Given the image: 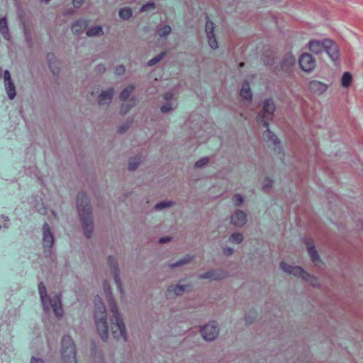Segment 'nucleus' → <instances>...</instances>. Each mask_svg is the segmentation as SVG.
<instances>
[{
    "label": "nucleus",
    "instance_id": "nucleus-5",
    "mask_svg": "<svg viewBox=\"0 0 363 363\" xmlns=\"http://www.w3.org/2000/svg\"><path fill=\"white\" fill-rule=\"evenodd\" d=\"M38 291L45 312L48 313L52 311L57 318L62 316L64 311L62 307L60 295L55 294L52 298L48 296L46 288L43 282L39 283Z\"/></svg>",
    "mask_w": 363,
    "mask_h": 363
},
{
    "label": "nucleus",
    "instance_id": "nucleus-42",
    "mask_svg": "<svg viewBox=\"0 0 363 363\" xmlns=\"http://www.w3.org/2000/svg\"><path fill=\"white\" fill-rule=\"evenodd\" d=\"M272 186V181L269 179V178H267L264 182V184H263V189L265 191H267Z\"/></svg>",
    "mask_w": 363,
    "mask_h": 363
},
{
    "label": "nucleus",
    "instance_id": "nucleus-27",
    "mask_svg": "<svg viewBox=\"0 0 363 363\" xmlns=\"http://www.w3.org/2000/svg\"><path fill=\"white\" fill-rule=\"evenodd\" d=\"M103 34L102 28L99 26L89 28L86 31L87 36H100Z\"/></svg>",
    "mask_w": 363,
    "mask_h": 363
},
{
    "label": "nucleus",
    "instance_id": "nucleus-19",
    "mask_svg": "<svg viewBox=\"0 0 363 363\" xmlns=\"http://www.w3.org/2000/svg\"><path fill=\"white\" fill-rule=\"evenodd\" d=\"M187 286V285L181 284L172 285L167 289V296L172 298L177 296L182 295L186 291Z\"/></svg>",
    "mask_w": 363,
    "mask_h": 363
},
{
    "label": "nucleus",
    "instance_id": "nucleus-52",
    "mask_svg": "<svg viewBox=\"0 0 363 363\" xmlns=\"http://www.w3.org/2000/svg\"><path fill=\"white\" fill-rule=\"evenodd\" d=\"M95 363H104V359L101 355L96 357Z\"/></svg>",
    "mask_w": 363,
    "mask_h": 363
},
{
    "label": "nucleus",
    "instance_id": "nucleus-11",
    "mask_svg": "<svg viewBox=\"0 0 363 363\" xmlns=\"http://www.w3.org/2000/svg\"><path fill=\"white\" fill-rule=\"evenodd\" d=\"M108 262L110 265L111 273L113 275V279L116 284L117 288L121 294V298L123 299L124 297V291L122 288V284L120 279L116 261L114 257L110 256L108 258Z\"/></svg>",
    "mask_w": 363,
    "mask_h": 363
},
{
    "label": "nucleus",
    "instance_id": "nucleus-15",
    "mask_svg": "<svg viewBox=\"0 0 363 363\" xmlns=\"http://www.w3.org/2000/svg\"><path fill=\"white\" fill-rule=\"evenodd\" d=\"M227 276V272L222 269L210 270L204 274L199 276V279H211L213 280H218L225 278Z\"/></svg>",
    "mask_w": 363,
    "mask_h": 363
},
{
    "label": "nucleus",
    "instance_id": "nucleus-54",
    "mask_svg": "<svg viewBox=\"0 0 363 363\" xmlns=\"http://www.w3.org/2000/svg\"><path fill=\"white\" fill-rule=\"evenodd\" d=\"M2 73H3V71H2V69L0 68V78L2 77Z\"/></svg>",
    "mask_w": 363,
    "mask_h": 363
},
{
    "label": "nucleus",
    "instance_id": "nucleus-43",
    "mask_svg": "<svg viewBox=\"0 0 363 363\" xmlns=\"http://www.w3.org/2000/svg\"><path fill=\"white\" fill-rule=\"evenodd\" d=\"M125 69L123 65H119L116 68V73L118 75H123L125 73Z\"/></svg>",
    "mask_w": 363,
    "mask_h": 363
},
{
    "label": "nucleus",
    "instance_id": "nucleus-28",
    "mask_svg": "<svg viewBox=\"0 0 363 363\" xmlns=\"http://www.w3.org/2000/svg\"><path fill=\"white\" fill-rule=\"evenodd\" d=\"M132 14V10L129 7L123 8L119 11V16L123 20L129 19Z\"/></svg>",
    "mask_w": 363,
    "mask_h": 363
},
{
    "label": "nucleus",
    "instance_id": "nucleus-8",
    "mask_svg": "<svg viewBox=\"0 0 363 363\" xmlns=\"http://www.w3.org/2000/svg\"><path fill=\"white\" fill-rule=\"evenodd\" d=\"M219 329L215 322L206 324L201 329L202 337L206 341L213 340L218 335Z\"/></svg>",
    "mask_w": 363,
    "mask_h": 363
},
{
    "label": "nucleus",
    "instance_id": "nucleus-36",
    "mask_svg": "<svg viewBox=\"0 0 363 363\" xmlns=\"http://www.w3.org/2000/svg\"><path fill=\"white\" fill-rule=\"evenodd\" d=\"M165 55L164 52H161L160 54L157 55L156 57L152 58L148 62V66H152L157 63H158Z\"/></svg>",
    "mask_w": 363,
    "mask_h": 363
},
{
    "label": "nucleus",
    "instance_id": "nucleus-20",
    "mask_svg": "<svg viewBox=\"0 0 363 363\" xmlns=\"http://www.w3.org/2000/svg\"><path fill=\"white\" fill-rule=\"evenodd\" d=\"M325 45V39L323 40H311L308 44L309 50L315 54H320L323 52Z\"/></svg>",
    "mask_w": 363,
    "mask_h": 363
},
{
    "label": "nucleus",
    "instance_id": "nucleus-47",
    "mask_svg": "<svg viewBox=\"0 0 363 363\" xmlns=\"http://www.w3.org/2000/svg\"><path fill=\"white\" fill-rule=\"evenodd\" d=\"M173 93L171 92V91H169V92H167L164 96V99L167 101H169V100H171L172 98H173Z\"/></svg>",
    "mask_w": 363,
    "mask_h": 363
},
{
    "label": "nucleus",
    "instance_id": "nucleus-31",
    "mask_svg": "<svg viewBox=\"0 0 363 363\" xmlns=\"http://www.w3.org/2000/svg\"><path fill=\"white\" fill-rule=\"evenodd\" d=\"M191 259H192V257H191L190 255H186L183 259H180L179 261L171 264L169 265V267L174 268V267H180L183 264L190 262V261Z\"/></svg>",
    "mask_w": 363,
    "mask_h": 363
},
{
    "label": "nucleus",
    "instance_id": "nucleus-9",
    "mask_svg": "<svg viewBox=\"0 0 363 363\" xmlns=\"http://www.w3.org/2000/svg\"><path fill=\"white\" fill-rule=\"evenodd\" d=\"M325 52H327L331 60L336 62L340 57V52L337 45L329 38L325 39Z\"/></svg>",
    "mask_w": 363,
    "mask_h": 363
},
{
    "label": "nucleus",
    "instance_id": "nucleus-41",
    "mask_svg": "<svg viewBox=\"0 0 363 363\" xmlns=\"http://www.w3.org/2000/svg\"><path fill=\"white\" fill-rule=\"evenodd\" d=\"M155 7V4L152 2L147 3L146 4H144L141 6L140 11V12H145L147 11L148 9H154Z\"/></svg>",
    "mask_w": 363,
    "mask_h": 363
},
{
    "label": "nucleus",
    "instance_id": "nucleus-7",
    "mask_svg": "<svg viewBox=\"0 0 363 363\" xmlns=\"http://www.w3.org/2000/svg\"><path fill=\"white\" fill-rule=\"evenodd\" d=\"M280 267L281 269L290 274H293L296 277H302L303 279L310 281L311 285L316 286L318 285V281L316 277L306 273L303 270V269L300 267H293L291 265H288L284 262H281L280 263Z\"/></svg>",
    "mask_w": 363,
    "mask_h": 363
},
{
    "label": "nucleus",
    "instance_id": "nucleus-10",
    "mask_svg": "<svg viewBox=\"0 0 363 363\" xmlns=\"http://www.w3.org/2000/svg\"><path fill=\"white\" fill-rule=\"evenodd\" d=\"M299 65L303 71L311 72L315 67V60L311 54L303 53L300 56Z\"/></svg>",
    "mask_w": 363,
    "mask_h": 363
},
{
    "label": "nucleus",
    "instance_id": "nucleus-51",
    "mask_svg": "<svg viewBox=\"0 0 363 363\" xmlns=\"http://www.w3.org/2000/svg\"><path fill=\"white\" fill-rule=\"evenodd\" d=\"M128 128V125H122L118 129V132L120 133H123L126 131V130Z\"/></svg>",
    "mask_w": 363,
    "mask_h": 363
},
{
    "label": "nucleus",
    "instance_id": "nucleus-24",
    "mask_svg": "<svg viewBox=\"0 0 363 363\" xmlns=\"http://www.w3.org/2000/svg\"><path fill=\"white\" fill-rule=\"evenodd\" d=\"M240 96L247 101H250L252 98V93L250 88V84L248 82H245L242 84L240 92Z\"/></svg>",
    "mask_w": 363,
    "mask_h": 363
},
{
    "label": "nucleus",
    "instance_id": "nucleus-18",
    "mask_svg": "<svg viewBox=\"0 0 363 363\" xmlns=\"http://www.w3.org/2000/svg\"><path fill=\"white\" fill-rule=\"evenodd\" d=\"M296 58L291 53H286L282 58L281 67L282 70L289 72L295 65Z\"/></svg>",
    "mask_w": 363,
    "mask_h": 363
},
{
    "label": "nucleus",
    "instance_id": "nucleus-50",
    "mask_svg": "<svg viewBox=\"0 0 363 363\" xmlns=\"http://www.w3.org/2000/svg\"><path fill=\"white\" fill-rule=\"evenodd\" d=\"M31 363H44L43 360L40 358L32 357Z\"/></svg>",
    "mask_w": 363,
    "mask_h": 363
},
{
    "label": "nucleus",
    "instance_id": "nucleus-39",
    "mask_svg": "<svg viewBox=\"0 0 363 363\" xmlns=\"http://www.w3.org/2000/svg\"><path fill=\"white\" fill-rule=\"evenodd\" d=\"M232 201L235 206H240L243 203V197L240 194H235Z\"/></svg>",
    "mask_w": 363,
    "mask_h": 363
},
{
    "label": "nucleus",
    "instance_id": "nucleus-1",
    "mask_svg": "<svg viewBox=\"0 0 363 363\" xmlns=\"http://www.w3.org/2000/svg\"><path fill=\"white\" fill-rule=\"evenodd\" d=\"M103 289L106 294L111 312L113 314V316L111 318V330L112 332V335L116 340L126 342L127 333L125 325L112 296L110 284L107 281H104Z\"/></svg>",
    "mask_w": 363,
    "mask_h": 363
},
{
    "label": "nucleus",
    "instance_id": "nucleus-55",
    "mask_svg": "<svg viewBox=\"0 0 363 363\" xmlns=\"http://www.w3.org/2000/svg\"><path fill=\"white\" fill-rule=\"evenodd\" d=\"M50 0H42V1H45V3H48Z\"/></svg>",
    "mask_w": 363,
    "mask_h": 363
},
{
    "label": "nucleus",
    "instance_id": "nucleus-26",
    "mask_svg": "<svg viewBox=\"0 0 363 363\" xmlns=\"http://www.w3.org/2000/svg\"><path fill=\"white\" fill-rule=\"evenodd\" d=\"M55 57L54 54H52V53L48 54V55H47V60L48 62L49 67H50L52 72L54 74H56L58 73V68L55 67Z\"/></svg>",
    "mask_w": 363,
    "mask_h": 363
},
{
    "label": "nucleus",
    "instance_id": "nucleus-12",
    "mask_svg": "<svg viewBox=\"0 0 363 363\" xmlns=\"http://www.w3.org/2000/svg\"><path fill=\"white\" fill-rule=\"evenodd\" d=\"M43 244L45 250L50 252V250L54 243V237L51 233L50 228L47 223H45L43 226Z\"/></svg>",
    "mask_w": 363,
    "mask_h": 363
},
{
    "label": "nucleus",
    "instance_id": "nucleus-29",
    "mask_svg": "<svg viewBox=\"0 0 363 363\" xmlns=\"http://www.w3.org/2000/svg\"><path fill=\"white\" fill-rule=\"evenodd\" d=\"M172 30V28L168 25L160 26L157 28V33L160 37H166Z\"/></svg>",
    "mask_w": 363,
    "mask_h": 363
},
{
    "label": "nucleus",
    "instance_id": "nucleus-17",
    "mask_svg": "<svg viewBox=\"0 0 363 363\" xmlns=\"http://www.w3.org/2000/svg\"><path fill=\"white\" fill-rule=\"evenodd\" d=\"M308 89L311 92L320 95L327 90L328 86L321 82L313 80L309 83Z\"/></svg>",
    "mask_w": 363,
    "mask_h": 363
},
{
    "label": "nucleus",
    "instance_id": "nucleus-22",
    "mask_svg": "<svg viewBox=\"0 0 363 363\" xmlns=\"http://www.w3.org/2000/svg\"><path fill=\"white\" fill-rule=\"evenodd\" d=\"M87 23L85 21L78 20L72 26V31L74 34H80L86 29Z\"/></svg>",
    "mask_w": 363,
    "mask_h": 363
},
{
    "label": "nucleus",
    "instance_id": "nucleus-56",
    "mask_svg": "<svg viewBox=\"0 0 363 363\" xmlns=\"http://www.w3.org/2000/svg\"><path fill=\"white\" fill-rule=\"evenodd\" d=\"M243 65H244V63H242H242H240V67H242V66H243Z\"/></svg>",
    "mask_w": 363,
    "mask_h": 363
},
{
    "label": "nucleus",
    "instance_id": "nucleus-53",
    "mask_svg": "<svg viewBox=\"0 0 363 363\" xmlns=\"http://www.w3.org/2000/svg\"><path fill=\"white\" fill-rule=\"evenodd\" d=\"M245 320H246V322H247V323H252V320H249V317H246Z\"/></svg>",
    "mask_w": 363,
    "mask_h": 363
},
{
    "label": "nucleus",
    "instance_id": "nucleus-33",
    "mask_svg": "<svg viewBox=\"0 0 363 363\" xmlns=\"http://www.w3.org/2000/svg\"><path fill=\"white\" fill-rule=\"evenodd\" d=\"M352 82V75L349 72H345L342 77V85L348 87Z\"/></svg>",
    "mask_w": 363,
    "mask_h": 363
},
{
    "label": "nucleus",
    "instance_id": "nucleus-3",
    "mask_svg": "<svg viewBox=\"0 0 363 363\" xmlns=\"http://www.w3.org/2000/svg\"><path fill=\"white\" fill-rule=\"evenodd\" d=\"M274 111L275 105L273 101L270 99H265L262 112L257 116V121L267 128L263 133L264 138L272 141L274 145H277L280 144V142L277 137L269 130L268 124V121L272 118Z\"/></svg>",
    "mask_w": 363,
    "mask_h": 363
},
{
    "label": "nucleus",
    "instance_id": "nucleus-34",
    "mask_svg": "<svg viewBox=\"0 0 363 363\" xmlns=\"http://www.w3.org/2000/svg\"><path fill=\"white\" fill-rule=\"evenodd\" d=\"M242 235L239 233H233L229 237V241L232 243L239 244L242 242Z\"/></svg>",
    "mask_w": 363,
    "mask_h": 363
},
{
    "label": "nucleus",
    "instance_id": "nucleus-37",
    "mask_svg": "<svg viewBox=\"0 0 363 363\" xmlns=\"http://www.w3.org/2000/svg\"><path fill=\"white\" fill-rule=\"evenodd\" d=\"M173 203L172 201H162L155 205V209L157 210H162L167 207H169L172 206Z\"/></svg>",
    "mask_w": 363,
    "mask_h": 363
},
{
    "label": "nucleus",
    "instance_id": "nucleus-14",
    "mask_svg": "<svg viewBox=\"0 0 363 363\" xmlns=\"http://www.w3.org/2000/svg\"><path fill=\"white\" fill-rule=\"evenodd\" d=\"M214 28V23L212 21L207 20L206 22V33L208 38V45L213 50L218 47L217 40L215 38Z\"/></svg>",
    "mask_w": 363,
    "mask_h": 363
},
{
    "label": "nucleus",
    "instance_id": "nucleus-32",
    "mask_svg": "<svg viewBox=\"0 0 363 363\" xmlns=\"http://www.w3.org/2000/svg\"><path fill=\"white\" fill-rule=\"evenodd\" d=\"M141 162L140 157L131 158L128 164V169L131 171L135 170Z\"/></svg>",
    "mask_w": 363,
    "mask_h": 363
},
{
    "label": "nucleus",
    "instance_id": "nucleus-23",
    "mask_svg": "<svg viewBox=\"0 0 363 363\" xmlns=\"http://www.w3.org/2000/svg\"><path fill=\"white\" fill-rule=\"evenodd\" d=\"M307 250L308 255H310L311 260L315 264H318V263L320 261L318 254L315 249V247L310 242L306 243Z\"/></svg>",
    "mask_w": 363,
    "mask_h": 363
},
{
    "label": "nucleus",
    "instance_id": "nucleus-25",
    "mask_svg": "<svg viewBox=\"0 0 363 363\" xmlns=\"http://www.w3.org/2000/svg\"><path fill=\"white\" fill-rule=\"evenodd\" d=\"M0 33L5 40H9L10 34L9 33L7 21L5 17L0 19Z\"/></svg>",
    "mask_w": 363,
    "mask_h": 363
},
{
    "label": "nucleus",
    "instance_id": "nucleus-2",
    "mask_svg": "<svg viewBox=\"0 0 363 363\" xmlns=\"http://www.w3.org/2000/svg\"><path fill=\"white\" fill-rule=\"evenodd\" d=\"M77 206L79 216L87 238H90L94 229L90 202L84 192H80L77 196Z\"/></svg>",
    "mask_w": 363,
    "mask_h": 363
},
{
    "label": "nucleus",
    "instance_id": "nucleus-30",
    "mask_svg": "<svg viewBox=\"0 0 363 363\" xmlns=\"http://www.w3.org/2000/svg\"><path fill=\"white\" fill-rule=\"evenodd\" d=\"M135 87L134 86H128L125 89H124L120 95V99L122 101L126 100L130 95V94L133 91Z\"/></svg>",
    "mask_w": 363,
    "mask_h": 363
},
{
    "label": "nucleus",
    "instance_id": "nucleus-45",
    "mask_svg": "<svg viewBox=\"0 0 363 363\" xmlns=\"http://www.w3.org/2000/svg\"><path fill=\"white\" fill-rule=\"evenodd\" d=\"M263 61L267 65H271L273 64L274 62V57H268L267 56L264 55L263 57Z\"/></svg>",
    "mask_w": 363,
    "mask_h": 363
},
{
    "label": "nucleus",
    "instance_id": "nucleus-40",
    "mask_svg": "<svg viewBox=\"0 0 363 363\" xmlns=\"http://www.w3.org/2000/svg\"><path fill=\"white\" fill-rule=\"evenodd\" d=\"M208 162H209V160L208 157H203V158L200 159L199 160H198L195 163V167L197 168L202 167L204 165H206V164H208Z\"/></svg>",
    "mask_w": 363,
    "mask_h": 363
},
{
    "label": "nucleus",
    "instance_id": "nucleus-21",
    "mask_svg": "<svg viewBox=\"0 0 363 363\" xmlns=\"http://www.w3.org/2000/svg\"><path fill=\"white\" fill-rule=\"evenodd\" d=\"M246 215L240 210L236 211L231 216V223L235 226H242L246 223Z\"/></svg>",
    "mask_w": 363,
    "mask_h": 363
},
{
    "label": "nucleus",
    "instance_id": "nucleus-49",
    "mask_svg": "<svg viewBox=\"0 0 363 363\" xmlns=\"http://www.w3.org/2000/svg\"><path fill=\"white\" fill-rule=\"evenodd\" d=\"M84 0H73L72 4L74 7H79Z\"/></svg>",
    "mask_w": 363,
    "mask_h": 363
},
{
    "label": "nucleus",
    "instance_id": "nucleus-13",
    "mask_svg": "<svg viewBox=\"0 0 363 363\" xmlns=\"http://www.w3.org/2000/svg\"><path fill=\"white\" fill-rule=\"evenodd\" d=\"M4 86L9 99L12 100L16 95V87L12 82L9 71L6 70L4 73Z\"/></svg>",
    "mask_w": 363,
    "mask_h": 363
},
{
    "label": "nucleus",
    "instance_id": "nucleus-48",
    "mask_svg": "<svg viewBox=\"0 0 363 363\" xmlns=\"http://www.w3.org/2000/svg\"><path fill=\"white\" fill-rule=\"evenodd\" d=\"M172 240V238L171 237H163V238H161L159 240V242L160 243H166V242H169L170 240Z\"/></svg>",
    "mask_w": 363,
    "mask_h": 363
},
{
    "label": "nucleus",
    "instance_id": "nucleus-35",
    "mask_svg": "<svg viewBox=\"0 0 363 363\" xmlns=\"http://www.w3.org/2000/svg\"><path fill=\"white\" fill-rule=\"evenodd\" d=\"M177 107V104H174L172 102H167L161 107V111L162 113H168L171 110Z\"/></svg>",
    "mask_w": 363,
    "mask_h": 363
},
{
    "label": "nucleus",
    "instance_id": "nucleus-44",
    "mask_svg": "<svg viewBox=\"0 0 363 363\" xmlns=\"http://www.w3.org/2000/svg\"><path fill=\"white\" fill-rule=\"evenodd\" d=\"M223 252L225 255L226 256H230L233 254V249L231 248V247H223Z\"/></svg>",
    "mask_w": 363,
    "mask_h": 363
},
{
    "label": "nucleus",
    "instance_id": "nucleus-38",
    "mask_svg": "<svg viewBox=\"0 0 363 363\" xmlns=\"http://www.w3.org/2000/svg\"><path fill=\"white\" fill-rule=\"evenodd\" d=\"M133 102H128L122 104L121 112L122 114H125L133 106Z\"/></svg>",
    "mask_w": 363,
    "mask_h": 363
},
{
    "label": "nucleus",
    "instance_id": "nucleus-4",
    "mask_svg": "<svg viewBox=\"0 0 363 363\" xmlns=\"http://www.w3.org/2000/svg\"><path fill=\"white\" fill-rule=\"evenodd\" d=\"M94 302L95 325L102 340L106 341L108 338L106 309L100 296H96Z\"/></svg>",
    "mask_w": 363,
    "mask_h": 363
},
{
    "label": "nucleus",
    "instance_id": "nucleus-6",
    "mask_svg": "<svg viewBox=\"0 0 363 363\" xmlns=\"http://www.w3.org/2000/svg\"><path fill=\"white\" fill-rule=\"evenodd\" d=\"M61 356L64 363H77L75 345L69 335L62 337Z\"/></svg>",
    "mask_w": 363,
    "mask_h": 363
},
{
    "label": "nucleus",
    "instance_id": "nucleus-46",
    "mask_svg": "<svg viewBox=\"0 0 363 363\" xmlns=\"http://www.w3.org/2000/svg\"><path fill=\"white\" fill-rule=\"evenodd\" d=\"M96 69L99 73H103L106 71V67L104 65H99Z\"/></svg>",
    "mask_w": 363,
    "mask_h": 363
},
{
    "label": "nucleus",
    "instance_id": "nucleus-16",
    "mask_svg": "<svg viewBox=\"0 0 363 363\" xmlns=\"http://www.w3.org/2000/svg\"><path fill=\"white\" fill-rule=\"evenodd\" d=\"M114 94V89L109 88L107 90L102 91L99 96V106L109 104L113 99Z\"/></svg>",
    "mask_w": 363,
    "mask_h": 363
}]
</instances>
